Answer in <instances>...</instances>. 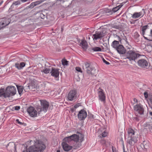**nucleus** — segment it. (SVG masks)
Masks as SVG:
<instances>
[{
    "label": "nucleus",
    "mask_w": 152,
    "mask_h": 152,
    "mask_svg": "<svg viewBox=\"0 0 152 152\" xmlns=\"http://www.w3.org/2000/svg\"><path fill=\"white\" fill-rule=\"evenodd\" d=\"M45 148V145L42 141L37 140L34 145L29 147L28 151L29 152H42Z\"/></svg>",
    "instance_id": "f257e3e1"
},
{
    "label": "nucleus",
    "mask_w": 152,
    "mask_h": 152,
    "mask_svg": "<svg viewBox=\"0 0 152 152\" xmlns=\"http://www.w3.org/2000/svg\"><path fill=\"white\" fill-rule=\"evenodd\" d=\"M83 69L89 75H96V70L90 65V64L86 62L83 66Z\"/></svg>",
    "instance_id": "f03ea898"
},
{
    "label": "nucleus",
    "mask_w": 152,
    "mask_h": 152,
    "mask_svg": "<svg viewBox=\"0 0 152 152\" xmlns=\"http://www.w3.org/2000/svg\"><path fill=\"white\" fill-rule=\"evenodd\" d=\"M78 137L76 134H74L70 136L66 137L63 139V142L72 145L74 142L78 141Z\"/></svg>",
    "instance_id": "7ed1b4c3"
},
{
    "label": "nucleus",
    "mask_w": 152,
    "mask_h": 152,
    "mask_svg": "<svg viewBox=\"0 0 152 152\" xmlns=\"http://www.w3.org/2000/svg\"><path fill=\"white\" fill-rule=\"evenodd\" d=\"M140 56L138 54L132 50H130L127 52L126 54V58L129 59L130 61H135Z\"/></svg>",
    "instance_id": "20e7f679"
},
{
    "label": "nucleus",
    "mask_w": 152,
    "mask_h": 152,
    "mask_svg": "<svg viewBox=\"0 0 152 152\" xmlns=\"http://www.w3.org/2000/svg\"><path fill=\"white\" fill-rule=\"evenodd\" d=\"M16 88L15 86H8L5 90L6 95L7 97L14 96L16 94Z\"/></svg>",
    "instance_id": "39448f33"
},
{
    "label": "nucleus",
    "mask_w": 152,
    "mask_h": 152,
    "mask_svg": "<svg viewBox=\"0 0 152 152\" xmlns=\"http://www.w3.org/2000/svg\"><path fill=\"white\" fill-rule=\"evenodd\" d=\"M107 32L105 30H102L100 31H96L95 34L92 36L93 40H97L98 39H101L106 34Z\"/></svg>",
    "instance_id": "423d86ee"
},
{
    "label": "nucleus",
    "mask_w": 152,
    "mask_h": 152,
    "mask_svg": "<svg viewBox=\"0 0 152 152\" xmlns=\"http://www.w3.org/2000/svg\"><path fill=\"white\" fill-rule=\"evenodd\" d=\"M41 106L40 107L37 108V110L39 112L42 111L46 112L48 109L49 104L48 102L45 100H40Z\"/></svg>",
    "instance_id": "0eeeda50"
},
{
    "label": "nucleus",
    "mask_w": 152,
    "mask_h": 152,
    "mask_svg": "<svg viewBox=\"0 0 152 152\" xmlns=\"http://www.w3.org/2000/svg\"><path fill=\"white\" fill-rule=\"evenodd\" d=\"M77 91L75 90H71L69 92L68 98L69 101H72L76 99Z\"/></svg>",
    "instance_id": "6e6552de"
},
{
    "label": "nucleus",
    "mask_w": 152,
    "mask_h": 152,
    "mask_svg": "<svg viewBox=\"0 0 152 152\" xmlns=\"http://www.w3.org/2000/svg\"><path fill=\"white\" fill-rule=\"evenodd\" d=\"M27 111L29 115L32 117H35L37 116V111L33 107L31 106L27 108Z\"/></svg>",
    "instance_id": "1a4fd4ad"
},
{
    "label": "nucleus",
    "mask_w": 152,
    "mask_h": 152,
    "mask_svg": "<svg viewBox=\"0 0 152 152\" xmlns=\"http://www.w3.org/2000/svg\"><path fill=\"white\" fill-rule=\"evenodd\" d=\"M134 110L136 113H137L140 115L143 114L144 109L142 106L140 104H138L134 106Z\"/></svg>",
    "instance_id": "9d476101"
},
{
    "label": "nucleus",
    "mask_w": 152,
    "mask_h": 152,
    "mask_svg": "<svg viewBox=\"0 0 152 152\" xmlns=\"http://www.w3.org/2000/svg\"><path fill=\"white\" fill-rule=\"evenodd\" d=\"M77 116L80 120H84L87 116V113L85 110H81L79 112Z\"/></svg>",
    "instance_id": "9b49d317"
},
{
    "label": "nucleus",
    "mask_w": 152,
    "mask_h": 152,
    "mask_svg": "<svg viewBox=\"0 0 152 152\" xmlns=\"http://www.w3.org/2000/svg\"><path fill=\"white\" fill-rule=\"evenodd\" d=\"M7 149L11 152H15L16 147L15 144L14 142H10L6 146Z\"/></svg>",
    "instance_id": "f8f14e48"
},
{
    "label": "nucleus",
    "mask_w": 152,
    "mask_h": 152,
    "mask_svg": "<svg viewBox=\"0 0 152 152\" xmlns=\"http://www.w3.org/2000/svg\"><path fill=\"white\" fill-rule=\"evenodd\" d=\"M142 10L143 11V12L141 11L139 12H134L132 15V18L134 19H136L140 16H141V17H142L145 14V10L144 9H142Z\"/></svg>",
    "instance_id": "ddd939ff"
},
{
    "label": "nucleus",
    "mask_w": 152,
    "mask_h": 152,
    "mask_svg": "<svg viewBox=\"0 0 152 152\" xmlns=\"http://www.w3.org/2000/svg\"><path fill=\"white\" fill-rule=\"evenodd\" d=\"M137 62L139 66L142 68H145L148 66V63L145 59L139 60Z\"/></svg>",
    "instance_id": "4468645a"
},
{
    "label": "nucleus",
    "mask_w": 152,
    "mask_h": 152,
    "mask_svg": "<svg viewBox=\"0 0 152 152\" xmlns=\"http://www.w3.org/2000/svg\"><path fill=\"white\" fill-rule=\"evenodd\" d=\"M51 71L50 72L51 75L55 77H57L59 75V69L51 67Z\"/></svg>",
    "instance_id": "2eb2a0df"
},
{
    "label": "nucleus",
    "mask_w": 152,
    "mask_h": 152,
    "mask_svg": "<svg viewBox=\"0 0 152 152\" xmlns=\"http://www.w3.org/2000/svg\"><path fill=\"white\" fill-rule=\"evenodd\" d=\"M128 139L127 140V142L131 145H133L137 142V140L135 137H128Z\"/></svg>",
    "instance_id": "dca6fc26"
},
{
    "label": "nucleus",
    "mask_w": 152,
    "mask_h": 152,
    "mask_svg": "<svg viewBox=\"0 0 152 152\" xmlns=\"http://www.w3.org/2000/svg\"><path fill=\"white\" fill-rule=\"evenodd\" d=\"M62 145L64 150L66 151H68L71 150L73 148L72 146L65 142H63Z\"/></svg>",
    "instance_id": "f3484780"
},
{
    "label": "nucleus",
    "mask_w": 152,
    "mask_h": 152,
    "mask_svg": "<svg viewBox=\"0 0 152 152\" xmlns=\"http://www.w3.org/2000/svg\"><path fill=\"white\" fill-rule=\"evenodd\" d=\"M116 50L120 54H123L126 53V50L122 45H119Z\"/></svg>",
    "instance_id": "a211bd4d"
},
{
    "label": "nucleus",
    "mask_w": 152,
    "mask_h": 152,
    "mask_svg": "<svg viewBox=\"0 0 152 152\" xmlns=\"http://www.w3.org/2000/svg\"><path fill=\"white\" fill-rule=\"evenodd\" d=\"M102 90L99 91L98 95L99 99L101 101L104 102L105 101V96L102 91Z\"/></svg>",
    "instance_id": "6ab92c4d"
},
{
    "label": "nucleus",
    "mask_w": 152,
    "mask_h": 152,
    "mask_svg": "<svg viewBox=\"0 0 152 152\" xmlns=\"http://www.w3.org/2000/svg\"><path fill=\"white\" fill-rule=\"evenodd\" d=\"M123 5V4H121L113 8L112 10H107V12L108 13L110 12L111 14H112L113 12H115L118 11L122 7Z\"/></svg>",
    "instance_id": "aec40b11"
},
{
    "label": "nucleus",
    "mask_w": 152,
    "mask_h": 152,
    "mask_svg": "<svg viewBox=\"0 0 152 152\" xmlns=\"http://www.w3.org/2000/svg\"><path fill=\"white\" fill-rule=\"evenodd\" d=\"M48 64H49V63H48L47 62L45 64V65L46 66L45 67L44 69H43L42 70V72H43L45 74H48L49 73L50 71L51 70V68H50V66H49L48 68L46 66V65L48 66Z\"/></svg>",
    "instance_id": "412c9836"
},
{
    "label": "nucleus",
    "mask_w": 152,
    "mask_h": 152,
    "mask_svg": "<svg viewBox=\"0 0 152 152\" xmlns=\"http://www.w3.org/2000/svg\"><path fill=\"white\" fill-rule=\"evenodd\" d=\"M26 64L23 62H21L20 64L16 63L15 64V67L18 69H20L23 67Z\"/></svg>",
    "instance_id": "4be33fe9"
},
{
    "label": "nucleus",
    "mask_w": 152,
    "mask_h": 152,
    "mask_svg": "<svg viewBox=\"0 0 152 152\" xmlns=\"http://www.w3.org/2000/svg\"><path fill=\"white\" fill-rule=\"evenodd\" d=\"M128 137H134L135 132L134 130L132 128H129L128 129Z\"/></svg>",
    "instance_id": "5701e85b"
},
{
    "label": "nucleus",
    "mask_w": 152,
    "mask_h": 152,
    "mask_svg": "<svg viewBox=\"0 0 152 152\" xmlns=\"http://www.w3.org/2000/svg\"><path fill=\"white\" fill-rule=\"evenodd\" d=\"M80 46H82L83 49L86 50L87 47V45L86 42L84 40H82L80 44Z\"/></svg>",
    "instance_id": "b1692460"
},
{
    "label": "nucleus",
    "mask_w": 152,
    "mask_h": 152,
    "mask_svg": "<svg viewBox=\"0 0 152 152\" xmlns=\"http://www.w3.org/2000/svg\"><path fill=\"white\" fill-rule=\"evenodd\" d=\"M120 45H119L118 41L115 40L113 42L112 45L113 48L116 49L118 48V46Z\"/></svg>",
    "instance_id": "393cba45"
},
{
    "label": "nucleus",
    "mask_w": 152,
    "mask_h": 152,
    "mask_svg": "<svg viewBox=\"0 0 152 152\" xmlns=\"http://www.w3.org/2000/svg\"><path fill=\"white\" fill-rule=\"evenodd\" d=\"M6 93L4 88L0 89V97L3 96L4 98H6Z\"/></svg>",
    "instance_id": "a878e982"
},
{
    "label": "nucleus",
    "mask_w": 152,
    "mask_h": 152,
    "mask_svg": "<svg viewBox=\"0 0 152 152\" xmlns=\"http://www.w3.org/2000/svg\"><path fill=\"white\" fill-rule=\"evenodd\" d=\"M8 23H7L6 22H0V30L3 27L8 25L10 23V22L8 21Z\"/></svg>",
    "instance_id": "bb28decb"
},
{
    "label": "nucleus",
    "mask_w": 152,
    "mask_h": 152,
    "mask_svg": "<svg viewBox=\"0 0 152 152\" xmlns=\"http://www.w3.org/2000/svg\"><path fill=\"white\" fill-rule=\"evenodd\" d=\"M91 49L95 52L101 51L102 50L100 48L97 47H93L91 48Z\"/></svg>",
    "instance_id": "cd10ccee"
},
{
    "label": "nucleus",
    "mask_w": 152,
    "mask_h": 152,
    "mask_svg": "<svg viewBox=\"0 0 152 152\" xmlns=\"http://www.w3.org/2000/svg\"><path fill=\"white\" fill-rule=\"evenodd\" d=\"M77 137H78V141H80V142H82L83 140L84 135L81 134H80V135H77Z\"/></svg>",
    "instance_id": "c85d7f7f"
},
{
    "label": "nucleus",
    "mask_w": 152,
    "mask_h": 152,
    "mask_svg": "<svg viewBox=\"0 0 152 152\" xmlns=\"http://www.w3.org/2000/svg\"><path fill=\"white\" fill-rule=\"evenodd\" d=\"M144 126L149 129L150 131L152 129V124H145Z\"/></svg>",
    "instance_id": "c756f323"
},
{
    "label": "nucleus",
    "mask_w": 152,
    "mask_h": 152,
    "mask_svg": "<svg viewBox=\"0 0 152 152\" xmlns=\"http://www.w3.org/2000/svg\"><path fill=\"white\" fill-rule=\"evenodd\" d=\"M17 89L19 94L20 95L21 94L23 91V87L22 86L17 87Z\"/></svg>",
    "instance_id": "7c9ffc66"
},
{
    "label": "nucleus",
    "mask_w": 152,
    "mask_h": 152,
    "mask_svg": "<svg viewBox=\"0 0 152 152\" xmlns=\"http://www.w3.org/2000/svg\"><path fill=\"white\" fill-rule=\"evenodd\" d=\"M25 87L27 89H31L32 91L34 90H33L34 88H33V86L31 84L30 85H28V86H26Z\"/></svg>",
    "instance_id": "2f4dec72"
},
{
    "label": "nucleus",
    "mask_w": 152,
    "mask_h": 152,
    "mask_svg": "<svg viewBox=\"0 0 152 152\" xmlns=\"http://www.w3.org/2000/svg\"><path fill=\"white\" fill-rule=\"evenodd\" d=\"M77 142H76L75 145L73 146V148L75 149L78 148L81 146V144L80 143H78Z\"/></svg>",
    "instance_id": "473e14b6"
},
{
    "label": "nucleus",
    "mask_w": 152,
    "mask_h": 152,
    "mask_svg": "<svg viewBox=\"0 0 152 152\" xmlns=\"http://www.w3.org/2000/svg\"><path fill=\"white\" fill-rule=\"evenodd\" d=\"M62 64L64 66L67 65L68 64V61L65 59H63L61 60Z\"/></svg>",
    "instance_id": "72a5a7b5"
},
{
    "label": "nucleus",
    "mask_w": 152,
    "mask_h": 152,
    "mask_svg": "<svg viewBox=\"0 0 152 152\" xmlns=\"http://www.w3.org/2000/svg\"><path fill=\"white\" fill-rule=\"evenodd\" d=\"M42 2H43L42 0H40V1H36L35 2H34V3H33L31 4L34 5V6H36L38 4H40V3H42Z\"/></svg>",
    "instance_id": "f704fd0d"
},
{
    "label": "nucleus",
    "mask_w": 152,
    "mask_h": 152,
    "mask_svg": "<svg viewBox=\"0 0 152 152\" xmlns=\"http://www.w3.org/2000/svg\"><path fill=\"white\" fill-rule=\"evenodd\" d=\"M148 26V25H145L143 26L142 28V31H143V32H144V31H145Z\"/></svg>",
    "instance_id": "c9c22d12"
},
{
    "label": "nucleus",
    "mask_w": 152,
    "mask_h": 152,
    "mask_svg": "<svg viewBox=\"0 0 152 152\" xmlns=\"http://www.w3.org/2000/svg\"><path fill=\"white\" fill-rule=\"evenodd\" d=\"M13 3L15 5H17L20 4V1L18 0L17 1H14Z\"/></svg>",
    "instance_id": "e433bc0d"
},
{
    "label": "nucleus",
    "mask_w": 152,
    "mask_h": 152,
    "mask_svg": "<svg viewBox=\"0 0 152 152\" xmlns=\"http://www.w3.org/2000/svg\"><path fill=\"white\" fill-rule=\"evenodd\" d=\"M107 133L105 131H104L103 133L102 134L101 136L103 137H105L107 135Z\"/></svg>",
    "instance_id": "4c0bfd02"
},
{
    "label": "nucleus",
    "mask_w": 152,
    "mask_h": 152,
    "mask_svg": "<svg viewBox=\"0 0 152 152\" xmlns=\"http://www.w3.org/2000/svg\"><path fill=\"white\" fill-rule=\"evenodd\" d=\"M113 27L115 29L120 30L121 29V26L119 25H115L113 26Z\"/></svg>",
    "instance_id": "58836bf2"
},
{
    "label": "nucleus",
    "mask_w": 152,
    "mask_h": 152,
    "mask_svg": "<svg viewBox=\"0 0 152 152\" xmlns=\"http://www.w3.org/2000/svg\"><path fill=\"white\" fill-rule=\"evenodd\" d=\"M88 118L89 119H92L94 118V115L91 114H89L88 115Z\"/></svg>",
    "instance_id": "ea45409f"
},
{
    "label": "nucleus",
    "mask_w": 152,
    "mask_h": 152,
    "mask_svg": "<svg viewBox=\"0 0 152 152\" xmlns=\"http://www.w3.org/2000/svg\"><path fill=\"white\" fill-rule=\"evenodd\" d=\"M76 70L78 72L82 73V71L80 68L79 67H76L75 68Z\"/></svg>",
    "instance_id": "a19ab883"
},
{
    "label": "nucleus",
    "mask_w": 152,
    "mask_h": 152,
    "mask_svg": "<svg viewBox=\"0 0 152 152\" xmlns=\"http://www.w3.org/2000/svg\"><path fill=\"white\" fill-rule=\"evenodd\" d=\"M80 106H81V104L80 103H78L75 105H74V107L75 108H77Z\"/></svg>",
    "instance_id": "79ce46f5"
},
{
    "label": "nucleus",
    "mask_w": 152,
    "mask_h": 152,
    "mask_svg": "<svg viewBox=\"0 0 152 152\" xmlns=\"http://www.w3.org/2000/svg\"><path fill=\"white\" fill-rule=\"evenodd\" d=\"M102 60L103 62L105 63L107 65H109L110 64V63L108 62L105 59H104L103 58H102Z\"/></svg>",
    "instance_id": "37998d69"
},
{
    "label": "nucleus",
    "mask_w": 152,
    "mask_h": 152,
    "mask_svg": "<svg viewBox=\"0 0 152 152\" xmlns=\"http://www.w3.org/2000/svg\"><path fill=\"white\" fill-rule=\"evenodd\" d=\"M144 95L145 97V98H147L148 97V93L146 92H145L144 93Z\"/></svg>",
    "instance_id": "c03bdc74"
},
{
    "label": "nucleus",
    "mask_w": 152,
    "mask_h": 152,
    "mask_svg": "<svg viewBox=\"0 0 152 152\" xmlns=\"http://www.w3.org/2000/svg\"><path fill=\"white\" fill-rule=\"evenodd\" d=\"M134 119L137 121H138L140 120L139 118L137 117H134Z\"/></svg>",
    "instance_id": "a18cd8bd"
},
{
    "label": "nucleus",
    "mask_w": 152,
    "mask_h": 152,
    "mask_svg": "<svg viewBox=\"0 0 152 152\" xmlns=\"http://www.w3.org/2000/svg\"><path fill=\"white\" fill-rule=\"evenodd\" d=\"M20 109V107L19 106H16L15 107V110H18Z\"/></svg>",
    "instance_id": "49530a36"
},
{
    "label": "nucleus",
    "mask_w": 152,
    "mask_h": 152,
    "mask_svg": "<svg viewBox=\"0 0 152 152\" xmlns=\"http://www.w3.org/2000/svg\"><path fill=\"white\" fill-rule=\"evenodd\" d=\"M14 6H15V5L13 4L12 3V5L10 6V9H14Z\"/></svg>",
    "instance_id": "de8ad7c7"
},
{
    "label": "nucleus",
    "mask_w": 152,
    "mask_h": 152,
    "mask_svg": "<svg viewBox=\"0 0 152 152\" xmlns=\"http://www.w3.org/2000/svg\"><path fill=\"white\" fill-rule=\"evenodd\" d=\"M144 37L145 39L148 40L149 41H152V39H148L147 37H145L144 36Z\"/></svg>",
    "instance_id": "09e8293b"
},
{
    "label": "nucleus",
    "mask_w": 152,
    "mask_h": 152,
    "mask_svg": "<svg viewBox=\"0 0 152 152\" xmlns=\"http://www.w3.org/2000/svg\"><path fill=\"white\" fill-rule=\"evenodd\" d=\"M134 34H135V36H136V38H137V37H138L139 36V35L138 34V33H137V32H136Z\"/></svg>",
    "instance_id": "8fccbe9b"
},
{
    "label": "nucleus",
    "mask_w": 152,
    "mask_h": 152,
    "mask_svg": "<svg viewBox=\"0 0 152 152\" xmlns=\"http://www.w3.org/2000/svg\"><path fill=\"white\" fill-rule=\"evenodd\" d=\"M16 121L18 123L20 124H22V123H21L19 121L18 119H17Z\"/></svg>",
    "instance_id": "3c124183"
},
{
    "label": "nucleus",
    "mask_w": 152,
    "mask_h": 152,
    "mask_svg": "<svg viewBox=\"0 0 152 152\" xmlns=\"http://www.w3.org/2000/svg\"><path fill=\"white\" fill-rule=\"evenodd\" d=\"M21 1L24 2L28 0H20Z\"/></svg>",
    "instance_id": "603ef678"
},
{
    "label": "nucleus",
    "mask_w": 152,
    "mask_h": 152,
    "mask_svg": "<svg viewBox=\"0 0 152 152\" xmlns=\"http://www.w3.org/2000/svg\"><path fill=\"white\" fill-rule=\"evenodd\" d=\"M112 151L113 152H116L114 150V149H113V148H112Z\"/></svg>",
    "instance_id": "864d4df0"
},
{
    "label": "nucleus",
    "mask_w": 152,
    "mask_h": 152,
    "mask_svg": "<svg viewBox=\"0 0 152 152\" xmlns=\"http://www.w3.org/2000/svg\"><path fill=\"white\" fill-rule=\"evenodd\" d=\"M22 152H28V151L26 149V150H23Z\"/></svg>",
    "instance_id": "5fc2aeb1"
},
{
    "label": "nucleus",
    "mask_w": 152,
    "mask_h": 152,
    "mask_svg": "<svg viewBox=\"0 0 152 152\" xmlns=\"http://www.w3.org/2000/svg\"><path fill=\"white\" fill-rule=\"evenodd\" d=\"M63 30H64V29H63V27H61V31H62H62H63Z\"/></svg>",
    "instance_id": "6e6d98bb"
},
{
    "label": "nucleus",
    "mask_w": 152,
    "mask_h": 152,
    "mask_svg": "<svg viewBox=\"0 0 152 152\" xmlns=\"http://www.w3.org/2000/svg\"><path fill=\"white\" fill-rule=\"evenodd\" d=\"M131 24H134V22H132L131 21H130Z\"/></svg>",
    "instance_id": "4d7b16f0"
},
{
    "label": "nucleus",
    "mask_w": 152,
    "mask_h": 152,
    "mask_svg": "<svg viewBox=\"0 0 152 152\" xmlns=\"http://www.w3.org/2000/svg\"><path fill=\"white\" fill-rule=\"evenodd\" d=\"M150 114L152 116V112H150Z\"/></svg>",
    "instance_id": "13d9d810"
},
{
    "label": "nucleus",
    "mask_w": 152,
    "mask_h": 152,
    "mask_svg": "<svg viewBox=\"0 0 152 152\" xmlns=\"http://www.w3.org/2000/svg\"><path fill=\"white\" fill-rule=\"evenodd\" d=\"M142 32V34L143 35H144L145 34V31H144V32H143V31Z\"/></svg>",
    "instance_id": "bf43d9fd"
},
{
    "label": "nucleus",
    "mask_w": 152,
    "mask_h": 152,
    "mask_svg": "<svg viewBox=\"0 0 152 152\" xmlns=\"http://www.w3.org/2000/svg\"><path fill=\"white\" fill-rule=\"evenodd\" d=\"M2 3H3L2 1H1V2H0V6L2 4Z\"/></svg>",
    "instance_id": "052dcab7"
},
{
    "label": "nucleus",
    "mask_w": 152,
    "mask_h": 152,
    "mask_svg": "<svg viewBox=\"0 0 152 152\" xmlns=\"http://www.w3.org/2000/svg\"><path fill=\"white\" fill-rule=\"evenodd\" d=\"M57 152H60V150H58L57 151Z\"/></svg>",
    "instance_id": "680f3d73"
},
{
    "label": "nucleus",
    "mask_w": 152,
    "mask_h": 152,
    "mask_svg": "<svg viewBox=\"0 0 152 152\" xmlns=\"http://www.w3.org/2000/svg\"><path fill=\"white\" fill-rule=\"evenodd\" d=\"M123 150H124V152H126V151H125V149H124V147Z\"/></svg>",
    "instance_id": "e2e57ef3"
},
{
    "label": "nucleus",
    "mask_w": 152,
    "mask_h": 152,
    "mask_svg": "<svg viewBox=\"0 0 152 152\" xmlns=\"http://www.w3.org/2000/svg\"><path fill=\"white\" fill-rule=\"evenodd\" d=\"M72 111H73V109H72Z\"/></svg>",
    "instance_id": "0e129e2a"
},
{
    "label": "nucleus",
    "mask_w": 152,
    "mask_h": 152,
    "mask_svg": "<svg viewBox=\"0 0 152 152\" xmlns=\"http://www.w3.org/2000/svg\"><path fill=\"white\" fill-rule=\"evenodd\" d=\"M88 38V39H90V37H89Z\"/></svg>",
    "instance_id": "69168bd1"
},
{
    "label": "nucleus",
    "mask_w": 152,
    "mask_h": 152,
    "mask_svg": "<svg viewBox=\"0 0 152 152\" xmlns=\"http://www.w3.org/2000/svg\"><path fill=\"white\" fill-rule=\"evenodd\" d=\"M99 136H100V137H101V136L100 135Z\"/></svg>",
    "instance_id": "338daca9"
}]
</instances>
